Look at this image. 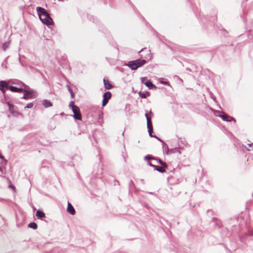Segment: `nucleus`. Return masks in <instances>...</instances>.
I'll list each match as a JSON object with an SVG mask.
<instances>
[{"mask_svg":"<svg viewBox=\"0 0 253 253\" xmlns=\"http://www.w3.org/2000/svg\"><path fill=\"white\" fill-rule=\"evenodd\" d=\"M147 164L150 167L153 168V169H154L155 170H157V171H159L160 172H161V173H164V172H166V170L165 169H164L163 168H161V167H158V166L152 164L150 162H148L147 163Z\"/></svg>","mask_w":253,"mask_h":253,"instance_id":"nucleus-6","label":"nucleus"},{"mask_svg":"<svg viewBox=\"0 0 253 253\" xmlns=\"http://www.w3.org/2000/svg\"><path fill=\"white\" fill-rule=\"evenodd\" d=\"M6 103L8 106L9 111L12 115H16L17 114H18V112L14 110V106L13 104H11L9 102H7Z\"/></svg>","mask_w":253,"mask_h":253,"instance_id":"nucleus-8","label":"nucleus"},{"mask_svg":"<svg viewBox=\"0 0 253 253\" xmlns=\"http://www.w3.org/2000/svg\"><path fill=\"white\" fill-rule=\"evenodd\" d=\"M111 93L110 91H107L104 93L103 95V98L102 102V106L103 107L106 106V104L108 103L109 99L111 97Z\"/></svg>","mask_w":253,"mask_h":253,"instance_id":"nucleus-4","label":"nucleus"},{"mask_svg":"<svg viewBox=\"0 0 253 253\" xmlns=\"http://www.w3.org/2000/svg\"><path fill=\"white\" fill-rule=\"evenodd\" d=\"M34 91H26L24 92V95L21 97V99H33L34 98Z\"/></svg>","mask_w":253,"mask_h":253,"instance_id":"nucleus-5","label":"nucleus"},{"mask_svg":"<svg viewBox=\"0 0 253 253\" xmlns=\"http://www.w3.org/2000/svg\"><path fill=\"white\" fill-rule=\"evenodd\" d=\"M67 86V88H68V90H69V88H71V87H70L69 85H67V86Z\"/></svg>","mask_w":253,"mask_h":253,"instance_id":"nucleus-44","label":"nucleus"},{"mask_svg":"<svg viewBox=\"0 0 253 253\" xmlns=\"http://www.w3.org/2000/svg\"><path fill=\"white\" fill-rule=\"evenodd\" d=\"M153 157L151 156L150 155H147L144 157V160L147 161V163L149 162V160H152Z\"/></svg>","mask_w":253,"mask_h":253,"instance_id":"nucleus-27","label":"nucleus"},{"mask_svg":"<svg viewBox=\"0 0 253 253\" xmlns=\"http://www.w3.org/2000/svg\"><path fill=\"white\" fill-rule=\"evenodd\" d=\"M5 174V170L4 168H2L0 167V176L4 177V175Z\"/></svg>","mask_w":253,"mask_h":253,"instance_id":"nucleus-26","label":"nucleus"},{"mask_svg":"<svg viewBox=\"0 0 253 253\" xmlns=\"http://www.w3.org/2000/svg\"><path fill=\"white\" fill-rule=\"evenodd\" d=\"M34 106V103L33 102H30L28 103L26 106L24 107L25 109L26 108H32Z\"/></svg>","mask_w":253,"mask_h":253,"instance_id":"nucleus-28","label":"nucleus"},{"mask_svg":"<svg viewBox=\"0 0 253 253\" xmlns=\"http://www.w3.org/2000/svg\"><path fill=\"white\" fill-rule=\"evenodd\" d=\"M6 64H7L6 58H5L1 64V67L2 68L6 69L7 68Z\"/></svg>","mask_w":253,"mask_h":253,"instance_id":"nucleus-29","label":"nucleus"},{"mask_svg":"<svg viewBox=\"0 0 253 253\" xmlns=\"http://www.w3.org/2000/svg\"><path fill=\"white\" fill-rule=\"evenodd\" d=\"M1 91V92L3 93V95H4V98H6V96L5 95V90L4 88L2 89V90H0Z\"/></svg>","mask_w":253,"mask_h":253,"instance_id":"nucleus-37","label":"nucleus"},{"mask_svg":"<svg viewBox=\"0 0 253 253\" xmlns=\"http://www.w3.org/2000/svg\"><path fill=\"white\" fill-rule=\"evenodd\" d=\"M147 126L149 136L151 137H154V135L152 134L153 131V125H147Z\"/></svg>","mask_w":253,"mask_h":253,"instance_id":"nucleus-15","label":"nucleus"},{"mask_svg":"<svg viewBox=\"0 0 253 253\" xmlns=\"http://www.w3.org/2000/svg\"><path fill=\"white\" fill-rule=\"evenodd\" d=\"M162 144L163 149H167V150H169L168 145L164 141L162 143Z\"/></svg>","mask_w":253,"mask_h":253,"instance_id":"nucleus-32","label":"nucleus"},{"mask_svg":"<svg viewBox=\"0 0 253 253\" xmlns=\"http://www.w3.org/2000/svg\"><path fill=\"white\" fill-rule=\"evenodd\" d=\"M9 186H10L11 188H12V189L15 188V187H14L13 185H10Z\"/></svg>","mask_w":253,"mask_h":253,"instance_id":"nucleus-43","label":"nucleus"},{"mask_svg":"<svg viewBox=\"0 0 253 253\" xmlns=\"http://www.w3.org/2000/svg\"><path fill=\"white\" fill-rule=\"evenodd\" d=\"M36 216L39 218L42 219V218L45 217V213L42 211H40V210H38L36 212Z\"/></svg>","mask_w":253,"mask_h":253,"instance_id":"nucleus-14","label":"nucleus"},{"mask_svg":"<svg viewBox=\"0 0 253 253\" xmlns=\"http://www.w3.org/2000/svg\"><path fill=\"white\" fill-rule=\"evenodd\" d=\"M103 83L104 85V87L106 89H110L112 88V85L110 83L108 80L103 79Z\"/></svg>","mask_w":253,"mask_h":253,"instance_id":"nucleus-11","label":"nucleus"},{"mask_svg":"<svg viewBox=\"0 0 253 253\" xmlns=\"http://www.w3.org/2000/svg\"><path fill=\"white\" fill-rule=\"evenodd\" d=\"M36 10L41 21L47 26L53 25V21L50 14L42 7H37Z\"/></svg>","mask_w":253,"mask_h":253,"instance_id":"nucleus-1","label":"nucleus"},{"mask_svg":"<svg viewBox=\"0 0 253 253\" xmlns=\"http://www.w3.org/2000/svg\"><path fill=\"white\" fill-rule=\"evenodd\" d=\"M6 85V82L4 81H0V90H2L3 88H5L4 86Z\"/></svg>","mask_w":253,"mask_h":253,"instance_id":"nucleus-25","label":"nucleus"},{"mask_svg":"<svg viewBox=\"0 0 253 253\" xmlns=\"http://www.w3.org/2000/svg\"><path fill=\"white\" fill-rule=\"evenodd\" d=\"M143 48H142V49H141L139 51V52H140L141 51H142V50H143Z\"/></svg>","mask_w":253,"mask_h":253,"instance_id":"nucleus-47","label":"nucleus"},{"mask_svg":"<svg viewBox=\"0 0 253 253\" xmlns=\"http://www.w3.org/2000/svg\"><path fill=\"white\" fill-rule=\"evenodd\" d=\"M145 80H146V77H141V81L143 84H144V83H145Z\"/></svg>","mask_w":253,"mask_h":253,"instance_id":"nucleus-35","label":"nucleus"},{"mask_svg":"<svg viewBox=\"0 0 253 253\" xmlns=\"http://www.w3.org/2000/svg\"><path fill=\"white\" fill-rule=\"evenodd\" d=\"M22 92H25L26 91H34V90H31L29 86L26 85L24 83V85L22 86Z\"/></svg>","mask_w":253,"mask_h":253,"instance_id":"nucleus-16","label":"nucleus"},{"mask_svg":"<svg viewBox=\"0 0 253 253\" xmlns=\"http://www.w3.org/2000/svg\"><path fill=\"white\" fill-rule=\"evenodd\" d=\"M0 159H4V157L0 153Z\"/></svg>","mask_w":253,"mask_h":253,"instance_id":"nucleus-42","label":"nucleus"},{"mask_svg":"<svg viewBox=\"0 0 253 253\" xmlns=\"http://www.w3.org/2000/svg\"><path fill=\"white\" fill-rule=\"evenodd\" d=\"M150 113L152 115H153V113H152V112L151 111H150Z\"/></svg>","mask_w":253,"mask_h":253,"instance_id":"nucleus-46","label":"nucleus"},{"mask_svg":"<svg viewBox=\"0 0 253 253\" xmlns=\"http://www.w3.org/2000/svg\"><path fill=\"white\" fill-rule=\"evenodd\" d=\"M149 194H153V193H152V192H150V193H149Z\"/></svg>","mask_w":253,"mask_h":253,"instance_id":"nucleus-48","label":"nucleus"},{"mask_svg":"<svg viewBox=\"0 0 253 253\" xmlns=\"http://www.w3.org/2000/svg\"><path fill=\"white\" fill-rule=\"evenodd\" d=\"M229 120H230V122L233 121L234 122H236V120L233 117H232L230 116Z\"/></svg>","mask_w":253,"mask_h":253,"instance_id":"nucleus-36","label":"nucleus"},{"mask_svg":"<svg viewBox=\"0 0 253 253\" xmlns=\"http://www.w3.org/2000/svg\"><path fill=\"white\" fill-rule=\"evenodd\" d=\"M248 145L249 146V147L252 148V149L253 150V143H249L248 144Z\"/></svg>","mask_w":253,"mask_h":253,"instance_id":"nucleus-38","label":"nucleus"},{"mask_svg":"<svg viewBox=\"0 0 253 253\" xmlns=\"http://www.w3.org/2000/svg\"><path fill=\"white\" fill-rule=\"evenodd\" d=\"M180 148H175L173 149H171L169 150H169H168L167 153L168 154H171V153H174L176 151L178 152L179 153H180V152L179 151Z\"/></svg>","mask_w":253,"mask_h":253,"instance_id":"nucleus-18","label":"nucleus"},{"mask_svg":"<svg viewBox=\"0 0 253 253\" xmlns=\"http://www.w3.org/2000/svg\"><path fill=\"white\" fill-rule=\"evenodd\" d=\"M9 42H5L2 45V48L4 51H5L9 45Z\"/></svg>","mask_w":253,"mask_h":253,"instance_id":"nucleus-22","label":"nucleus"},{"mask_svg":"<svg viewBox=\"0 0 253 253\" xmlns=\"http://www.w3.org/2000/svg\"><path fill=\"white\" fill-rule=\"evenodd\" d=\"M74 104V102L73 101H71L69 103V106L72 109V110L74 109L73 107H78L77 106L75 105Z\"/></svg>","mask_w":253,"mask_h":253,"instance_id":"nucleus-31","label":"nucleus"},{"mask_svg":"<svg viewBox=\"0 0 253 253\" xmlns=\"http://www.w3.org/2000/svg\"><path fill=\"white\" fill-rule=\"evenodd\" d=\"M154 137L156 138L158 140L160 141L162 143L164 142V141L163 140H162L161 138H160L159 137H157L155 135H154Z\"/></svg>","mask_w":253,"mask_h":253,"instance_id":"nucleus-33","label":"nucleus"},{"mask_svg":"<svg viewBox=\"0 0 253 253\" xmlns=\"http://www.w3.org/2000/svg\"><path fill=\"white\" fill-rule=\"evenodd\" d=\"M9 89L13 92H22V87H18L14 86H10Z\"/></svg>","mask_w":253,"mask_h":253,"instance_id":"nucleus-10","label":"nucleus"},{"mask_svg":"<svg viewBox=\"0 0 253 253\" xmlns=\"http://www.w3.org/2000/svg\"><path fill=\"white\" fill-rule=\"evenodd\" d=\"M229 252H228V253H229V252H231V250H229L228 251Z\"/></svg>","mask_w":253,"mask_h":253,"instance_id":"nucleus-49","label":"nucleus"},{"mask_svg":"<svg viewBox=\"0 0 253 253\" xmlns=\"http://www.w3.org/2000/svg\"><path fill=\"white\" fill-rule=\"evenodd\" d=\"M159 164L161 165V168H163L164 169H165L168 167L167 165L162 160H159Z\"/></svg>","mask_w":253,"mask_h":253,"instance_id":"nucleus-23","label":"nucleus"},{"mask_svg":"<svg viewBox=\"0 0 253 253\" xmlns=\"http://www.w3.org/2000/svg\"><path fill=\"white\" fill-rule=\"evenodd\" d=\"M144 84L150 89L157 88L156 86L152 83L151 80L146 81L145 83H144Z\"/></svg>","mask_w":253,"mask_h":253,"instance_id":"nucleus-9","label":"nucleus"},{"mask_svg":"<svg viewBox=\"0 0 253 253\" xmlns=\"http://www.w3.org/2000/svg\"><path fill=\"white\" fill-rule=\"evenodd\" d=\"M4 87L7 89H9V87L10 86L8 85V84L6 82V85H4Z\"/></svg>","mask_w":253,"mask_h":253,"instance_id":"nucleus-40","label":"nucleus"},{"mask_svg":"<svg viewBox=\"0 0 253 253\" xmlns=\"http://www.w3.org/2000/svg\"><path fill=\"white\" fill-rule=\"evenodd\" d=\"M145 116L146 117V120H147V126L149 125H152L151 120L150 118L148 116V113L146 112L145 114Z\"/></svg>","mask_w":253,"mask_h":253,"instance_id":"nucleus-21","label":"nucleus"},{"mask_svg":"<svg viewBox=\"0 0 253 253\" xmlns=\"http://www.w3.org/2000/svg\"><path fill=\"white\" fill-rule=\"evenodd\" d=\"M74 109L72 110L74 113L73 117L75 120H81L82 115L80 112V109L79 107H73Z\"/></svg>","mask_w":253,"mask_h":253,"instance_id":"nucleus-3","label":"nucleus"},{"mask_svg":"<svg viewBox=\"0 0 253 253\" xmlns=\"http://www.w3.org/2000/svg\"><path fill=\"white\" fill-rule=\"evenodd\" d=\"M131 183H133V181H132V180H131V181H130V184H131Z\"/></svg>","mask_w":253,"mask_h":253,"instance_id":"nucleus-45","label":"nucleus"},{"mask_svg":"<svg viewBox=\"0 0 253 253\" xmlns=\"http://www.w3.org/2000/svg\"><path fill=\"white\" fill-rule=\"evenodd\" d=\"M42 104L45 108H48L52 106V103L51 102L47 99L43 100Z\"/></svg>","mask_w":253,"mask_h":253,"instance_id":"nucleus-12","label":"nucleus"},{"mask_svg":"<svg viewBox=\"0 0 253 253\" xmlns=\"http://www.w3.org/2000/svg\"><path fill=\"white\" fill-rule=\"evenodd\" d=\"M220 117L222 119L223 121L230 122V120H229L230 116L226 114H223L220 116Z\"/></svg>","mask_w":253,"mask_h":253,"instance_id":"nucleus-19","label":"nucleus"},{"mask_svg":"<svg viewBox=\"0 0 253 253\" xmlns=\"http://www.w3.org/2000/svg\"><path fill=\"white\" fill-rule=\"evenodd\" d=\"M138 94L139 96L142 98H146L147 97L150 95V93L148 91H146L145 93L139 91Z\"/></svg>","mask_w":253,"mask_h":253,"instance_id":"nucleus-13","label":"nucleus"},{"mask_svg":"<svg viewBox=\"0 0 253 253\" xmlns=\"http://www.w3.org/2000/svg\"><path fill=\"white\" fill-rule=\"evenodd\" d=\"M28 227L29 228H32L33 229H37L38 228V225L36 223L33 222H31L28 224Z\"/></svg>","mask_w":253,"mask_h":253,"instance_id":"nucleus-20","label":"nucleus"},{"mask_svg":"<svg viewBox=\"0 0 253 253\" xmlns=\"http://www.w3.org/2000/svg\"><path fill=\"white\" fill-rule=\"evenodd\" d=\"M1 160H2V161L0 162V164H1V166H0V167H1L2 168H4V170H5V172L6 170H5V168L4 166L6 165V164L7 163V160H6L4 159H1Z\"/></svg>","mask_w":253,"mask_h":253,"instance_id":"nucleus-24","label":"nucleus"},{"mask_svg":"<svg viewBox=\"0 0 253 253\" xmlns=\"http://www.w3.org/2000/svg\"><path fill=\"white\" fill-rule=\"evenodd\" d=\"M11 83L12 84L19 86V87H22V86L24 85V83L19 80H15L14 81H11Z\"/></svg>","mask_w":253,"mask_h":253,"instance_id":"nucleus-17","label":"nucleus"},{"mask_svg":"<svg viewBox=\"0 0 253 253\" xmlns=\"http://www.w3.org/2000/svg\"><path fill=\"white\" fill-rule=\"evenodd\" d=\"M236 249V247L235 246V247H231V250H233V251H235Z\"/></svg>","mask_w":253,"mask_h":253,"instance_id":"nucleus-41","label":"nucleus"},{"mask_svg":"<svg viewBox=\"0 0 253 253\" xmlns=\"http://www.w3.org/2000/svg\"><path fill=\"white\" fill-rule=\"evenodd\" d=\"M147 63L145 59H138L133 61H129L126 66L132 70H135L138 68L142 67Z\"/></svg>","mask_w":253,"mask_h":253,"instance_id":"nucleus-2","label":"nucleus"},{"mask_svg":"<svg viewBox=\"0 0 253 253\" xmlns=\"http://www.w3.org/2000/svg\"><path fill=\"white\" fill-rule=\"evenodd\" d=\"M152 160H155L156 161H157L158 163H159V160H161V159H160L159 158H155V157H154L152 158Z\"/></svg>","mask_w":253,"mask_h":253,"instance_id":"nucleus-39","label":"nucleus"},{"mask_svg":"<svg viewBox=\"0 0 253 253\" xmlns=\"http://www.w3.org/2000/svg\"><path fill=\"white\" fill-rule=\"evenodd\" d=\"M69 92H70L71 98L74 99L75 97V94L72 88L69 89Z\"/></svg>","mask_w":253,"mask_h":253,"instance_id":"nucleus-30","label":"nucleus"},{"mask_svg":"<svg viewBox=\"0 0 253 253\" xmlns=\"http://www.w3.org/2000/svg\"><path fill=\"white\" fill-rule=\"evenodd\" d=\"M67 211L72 215H74L76 213L75 210L72 204L68 202L67 208Z\"/></svg>","mask_w":253,"mask_h":253,"instance_id":"nucleus-7","label":"nucleus"},{"mask_svg":"<svg viewBox=\"0 0 253 253\" xmlns=\"http://www.w3.org/2000/svg\"><path fill=\"white\" fill-rule=\"evenodd\" d=\"M161 83L163 84H168L169 85V83L167 81H161Z\"/></svg>","mask_w":253,"mask_h":253,"instance_id":"nucleus-34","label":"nucleus"}]
</instances>
